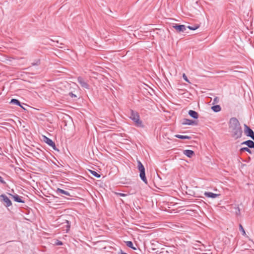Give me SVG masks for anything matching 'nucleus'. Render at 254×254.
Wrapping results in <instances>:
<instances>
[{"label": "nucleus", "instance_id": "nucleus-1", "mask_svg": "<svg viewBox=\"0 0 254 254\" xmlns=\"http://www.w3.org/2000/svg\"><path fill=\"white\" fill-rule=\"evenodd\" d=\"M229 129L231 136L235 139L241 138L243 130L239 121L236 118H232L229 122Z\"/></svg>", "mask_w": 254, "mask_h": 254}, {"label": "nucleus", "instance_id": "nucleus-2", "mask_svg": "<svg viewBox=\"0 0 254 254\" xmlns=\"http://www.w3.org/2000/svg\"><path fill=\"white\" fill-rule=\"evenodd\" d=\"M130 118L134 122L137 127H143L142 121L140 120L139 116L136 112L131 111Z\"/></svg>", "mask_w": 254, "mask_h": 254}, {"label": "nucleus", "instance_id": "nucleus-3", "mask_svg": "<svg viewBox=\"0 0 254 254\" xmlns=\"http://www.w3.org/2000/svg\"><path fill=\"white\" fill-rule=\"evenodd\" d=\"M244 132L247 136H250L254 140V132L253 130L246 125H245Z\"/></svg>", "mask_w": 254, "mask_h": 254}, {"label": "nucleus", "instance_id": "nucleus-4", "mask_svg": "<svg viewBox=\"0 0 254 254\" xmlns=\"http://www.w3.org/2000/svg\"><path fill=\"white\" fill-rule=\"evenodd\" d=\"M0 198L1 201L5 203V205L6 207H8L11 205L12 203L10 200L4 194L0 195Z\"/></svg>", "mask_w": 254, "mask_h": 254}, {"label": "nucleus", "instance_id": "nucleus-5", "mask_svg": "<svg viewBox=\"0 0 254 254\" xmlns=\"http://www.w3.org/2000/svg\"><path fill=\"white\" fill-rule=\"evenodd\" d=\"M77 81L78 83L80 84L82 87L84 88L85 89H89V86L88 83L84 80V79L81 77H78L77 78Z\"/></svg>", "mask_w": 254, "mask_h": 254}, {"label": "nucleus", "instance_id": "nucleus-6", "mask_svg": "<svg viewBox=\"0 0 254 254\" xmlns=\"http://www.w3.org/2000/svg\"><path fill=\"white\" fill-rule=\"evenodd\" d=\"M173 27L179 32H184L186 30V26L184 25L175 24L173 25Z\"/></svg>", "mask_w": 254, "mask_h": 254}, {"label": "nucleus", "instance_id": "nucleus-7", "mask_svg": "<svg viewBox=\"0 0 254 254\" xmlns=\"http://www.w3.org/2000/svg\"><path fill=\"white\" fill-rule=\"evenodd\" d=\"M44 141L49 146H51L54 150L56 149L55 144L52 140L45 136H44Z\"/></svg>", "mask_w": 254, "mask_h": 254}, {"label": "nucleus", "instance_id": "nucleus-8", "mask_svg": "<svg viewBox=\"0 0 254 254\" xmlns=\"http://www.w3.org/2000/svg\"><path fill=\"white\" fill-rule=\"evenodd\" d=\"M140 172L139 176L141 179L142 180L143 182L145 184H147V181L145 177V168L139 170Z\"/></svg>", "mask_w": 254, "mask_h": 254}, {"label": "nucleus", "instance_id": "nucleus-9", "mask_svg": "<svg viewBox=\"0 0 254 254\" xmlns=\"http://www.w3.org/2000/svg\"><path fill=\"white\" fill-rule=\"evenodd\" d=\"M204 194L206 197H210L212 198H215L220 195V194H219L214 193L211 192H207V191H205L204 193Z\"/></svg>", "mask_w": 254, "mask_h": 254}, {"label": "nucleus", "instance_id": "nucleus-10", "mask_svg": "<svg viewBox=\"0 0 254 254\" xmlns=\"http://www.w3.org/2000/svg\"><path fill=\"white\" fill-rule=\"evenodd\" d=\"M11 196V198L14 199L15 201L18 202H22L24 203V201L22 199V197L19 196L18 195L15 194L14 195L10 194Z\"/></svg>", "mask_w": 254, "mask_h": 254}, {"label": "nucleus", "instance_id": "nucleus-11", "mask_svg": "<svg viewBox=\"0 0 254 254\" xmlns=\"http://www.w3.org/2000/svg\"><path fill=\"white\" fill-rule=\"evenodd\" d=\"M189 115L192 118H194V119H197L198 118V113L194 111H193V110H190L189 111Z\"/></svg>", "mask_w": 254, "mask_h": 254}, {"label": "nucleus", "instance_id": "nucleus-12", "mask_svg": "<svg viewBox=\"0 0 254 254\" xmlns=\"http://www.w3.org/2000/svg\"><path fill=\"white\" fill-rule=\"evenodd\" d=\"M242 144H245L247 145L250 148H254V142L252 140H247L242 143Z\"/></svg>", "mask_w": 254, "mask_h": 254}, {"label": "nucleus", "instance_id": "nucleus-13", "mask_svg": "<svg viewBox=\"0 0 254 254\" xmlns=\"http://www.w3.org/2000/svg\"><path fill=\"white\" fill-rule=\"evenodd\" d=\"M183 153L185 155L190 158H191L194 155V152L191 150H185Z\"/></svg>", "mask_w": 254, "mask_h": 254}, {"label": "nucleus", "instance_id": "nucleus-14", "mask_svg": "<svg viewBox=\"0 0 254 254\" xmlns=\"http://www.w3.org/2000/svg\"><path fill=\"white\" fill-rule=\"evenodd\" d=\"M194 124V122L190 119H185L183 120L182 124L187 125H192Z\"/></svg>", "mask_w": 254, "mask_h": 254}, {"label": "nucleus", "instance_id": "nucleus-15", "mask_svg": "<svg viewBox=\"0 0 254 254\" xmlns=\"http://www.w3.org/2000/svg\"><path fill=\"white\" fill-rule=\"evenodd\" d=\"M175 137H176L178 138H180V139H190L191 138L190 136H188V135H182L177 134V135H175Z\"/></svg>", "mask_w": 254, "mask_h": 254}, {"label": "nucleus", "instance_id": "nucleus-16", "mask_svg": "<svg viewBox=\"0 0 254 254\" xmlns=\"http://www.w3.org/2000/svg\"><path fill=\"white\" fill-rule=\"evenodd\" d=\"M57 192L58 193H62V194H65L66 195H70V194L68 192V191H65L62 189H59L58 188L57 190Z\"/></svg>", "mask_w": 254, "mask_h": 254}, {"label": "nucleus", "instance_id": "nucleus-17", "mask_svg": "<svg viewBox=\"0 0 254 254\" xmlns=\"http://www.w3.org/2000/svg\"><path fill=\"white\" fill-rule=\"evenodd\" d=\"M211 109L215 112H218L221 110V107L219 105L213 106L211 107Z\"/></svg>", "mask_w": 254, "mask_h": 254}, {"label": "nucleus", "instance_id": "nucleus-18", "mask_svg": "<svg viewBox=\"0 0 254 254\" xmlns=\"http://www.w3.org/2000/svg\"><path fill=\"white\" fill-rule=\"evenodd\" d=\"M10 103L11 104H15V105H18L19 106H21L20 102L17 99H12L11 100V101Z\"/></svg>", "mask_w": 254, "mask_h": 254}, {"label": "nucleus", "instance_id": "nucleus-19", "mask_svg": "<svg viewBox=\"0 0 254 254\" xmlns=\"http://www.w3.org/2000/svg\"><path fill=\"white\" fill-rule=\"evenodd\" d=\"M126 245L133 250H135V248L133 247V244L131 241H127L126 242Z\"/></svg>", "mask_w": 254, "mask_h": 254}, {"label": "nucleus", "instance_id": "nucleus-20", "mask_svg": "<svg viewBox=\"0 0 254 254\" xmlns=\"http://www.w3.org/2000/svg\"><path fill=\"white\" fill-rule=\"evenodd\" d=\"M91 174L93 175L94 176L99 178L101 177L100 175H99V174H98L96 171H92V170H89Z\"/></svg>", "mask_w": 254, "mask_h": 254}, {"label": "nucleus", "instance_id": "nucleus-21", "mask_svg": "<svg viewBox=\"0 0 254 254\" xmlns=\"http://www.w3.org/2000/svg\"><path fill=\"white\" fill-rule=\"evenodd\" d=\"M137 164H138L137 168H138V170L144 168L143 165H142V164L141 163V162L140 161H137Z\"/></svg>", "mask_w": 254, "mask_h": 254}, {"label": "nucleus", "instance_id": "nucleus-22", "mask_svg": "<svg viewBox=\"0 0 254 254\" xmlns=\"http://www.w3.org/2000/svg\"><path fill=\"white\" fill-rule=\"evenodd\" d=\"M187 27L190 30H195L199 27V26H198V25H195V26H188Z\"/></svg>", "mask_w": 254, "mask_h": 254}, {"label": "nucleus", "instance_id": "nucleus-23", "mask_svg": "<svg viewBox=\"0 0 254 254\" xmlns=\"http://www.w3.org/2000/svg\"><path fill=\"white\" fill-rule=\"evenodd\" d=\"M240 151L241 152H243L244 151H247L250 153L251 152V150L248 147H243L241 148Z\"/></svg>", "mask_w": 254, "mask_h": 254}, {"label": "nucleus", "instance_id": "nucleus-24", "mask_svg": "<svg viewBox=\"0 0 254 254\" xmlns=\"http://www.w3.org/2000/svg\"><path fill=\"white\" fill-rule=\"evenodd\" d=\"M239 228H240V230L242 232L243 235H246V232H245V231L243 226H242V225L240 224Z\"/></svg>", "mask_w": 254, "mask_h": 254}, {"label": "nucleus", "instance_id": "nucleus-25", "mask_svg": "<svg viewBox=\"0 0 254 254\" xmlns=\"http://www.w3.org/2000/svg\"><path fill=\"white\" fill-rule=\"evenodd\" d=\"M183 77L184 79L186 81H187V82H189V79H188L187 76H186V75L185 73H184V74H183Z\"/></svg>", "mask_w": 254, "mask_h": 254}, {"label": "nucleus", "instance_id": "nucleus-26", "mask_svg": "<svg viewBox=\"0 0 254 254\" xmlns=\"http://www.w3.org/2000/svg\"><path fill=\"white\" fill-rule=\"evenodd\" d=\"M116 194L120 196H126L127 195L126 194L123 193H117Z\"/></svg>", "mask_w": 254, "mask_h": 254}, {"label": "nucleus", "instance_id": "nucleus-27", "mask_svg": "<svg viewBox=\"0 0 254 254\" xmlns=\"http://www.w3.org/2000/svg\"><path fill=\"white\" fill-rule=\"evenodd\" d=\"M0 182L2 184H5V182L2 179V178L0 176Z\"/></svg>", "mask_w": 254, "mask_h": 254}, {"label": "nucleus", "instance_id": "nucleus-28", "mask_svg": "<svg viewBox=\"0 0 254 254\" xmlns=\"http://www.w3.org/2000/svg\"><path fill=\"white\" fill-rule=\"evenodd\" d=\"M57 245H63V243L61 241H59L56 244Z\"/></svg>", "mask_w": 254, "mask_h": 254}, {"label": "nucleus", "instance_id": "nucleus-29", "mask_svg": "<svg viewBox=\"0 0 254 254\" xmlns=\"http://www.w3.org/2000/svg\"><path fill=\"white\" fill-rule=\"evenodd\" d=\"M71 96L72 97H73V96L75 97V95H74L73 93H71Z\"/></svg>", "mask_w": 254, "mask_h": 254}, {"label": "nucleus", "instance_id": "nucleus-30", "mask_svg": "<svg viewBox=\"0 0 254 254\" xmlns=\"http://www.w3.org/2000/svg\"><path fill=\"white\" fill-rule=\"evenodd\" d=\"M67 230H66V231H67V230L69 229V226L68 225H67Z\"/></svg>", "mask_w": 254, "mask_h": 254}, {"label": "nucleus", "instance_id": "nucleus-31", "mask_svg": "<svg viewBox=\"0 0 254 254\" xmlns=\"http://www.w3.org/2000/svg\"><path fill=\"white\" fill-rule=\"evenodd\" d=\"M240 213V210L239 209H238V212H236L237 214H238L239 213Z\"/></svg>", "mask_w": 254, "mask_h": 254}]
</instances>
